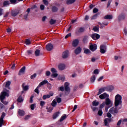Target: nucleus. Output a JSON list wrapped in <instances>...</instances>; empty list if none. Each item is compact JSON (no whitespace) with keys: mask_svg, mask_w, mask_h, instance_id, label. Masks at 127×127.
Returning a JSON list of instances; mask_svg holds the SVG:
<instances>
[{"mask_svg":"<svg viewBox=\"0 0 127 127\" xmlns=\"http://www.w3.org/2000/svg\"><path fill=\"white\" fill-rule=\"evenodd\" d=\"M113 119L111 118H105L104 119V124L105 126V127H109V125H110V123H111L112 122Z\"/></svg>","mask_w":127,"mask_h":127,"instance_id":"5","label":"nucleus"},{"mask_svg":"<svg viewBox=\"0 0 127 127\" xmlns=\"http://www.w3.org/2000/svg\"><path fill=\"white\" fill-rule=\"evenodd\" d=\"M106 49H107V46L105 45H101L100 47V52L102 54H105L106 53Z\"/></svg>","mask_w":127,"mask_h":127,"instance_id":"8","label":"nucleus"},{"mask_svg":"<svg viewBox=\"0 0 127 127\" xmlns=\"http://www.w3.org/2000/svg\"><path fill=\"white\" fill-rule=\"evenodd\" d=\"M79 44V40L75 39L72 42V46L73 47H77Z\"/></svg>","mask_w":127,"mask_h":127,"instance_id":"17","label":"nucleus"},{"mask_svg":"<svg viewBox=\"0 0 127 127\" xmlns=\"http://www.w3.org/2000/svg\"><path fill=\"white\" fill-rule=\"evenodd\" d=\"M43 2L44 3L45 5H48L49 3L47 0H43Z\"/></svg>","mask_w":127,"mask_h":127,"instance_id":"52","label":"nucleus"},{"mask_svg":"<svg viewBox=\"0 0 127 127\" xmlns=\"http://www.w3.org/2000/svg\"><path fill=\"white\" fill-rule=\"evenodd\" d=\"M76 31L78 33H83L85 32V28L81 27L78 30H76Z\"/></svg>","mask_w":127,"mask_h":127,"instance_id":"22","label":"nucleus"},{"mask_svg":"<svg viewBox=\"0 0 127 127\" xmlns=\"http://www.w3.org/2000/svg\"><path fill=\"white\" fill-rule=\"evenodd\" d=\"M105 107V104L103 103H102L100 106H99V108L102 110V109H103V108H104Z\"/></svg>","mask_w":127,"mask_h":127,"instance_id":"61","label":"nucleus"},{"mask_svg":"<svg viewBox=\"0 0 127 127\" xmlns=\"http://www.w3.org/2000/svg\"><path fill=\"white\" fill-rule=\"evenodd\" d=\"M44 105H45V101H42L40 102L41 107L43 108V106H44Z\"/></svg>","mask_w":127,"mask_h":127,"instance_id":"59","label":"nucleus"},{"mask_svg":"<svg viewBox=\"0 0 127 127\" xmlns=\"http://www.w3.org/2000/svg\"><path fill=\"white\" fill-rule=\"evenodd\" d=\"M56 23V20H54L53 19H51L50 20V24L51 25H53V24H55Z\"/></svg>","mask_w":127,"mask_h":127,"instance_id":"36","label":"nucleus"},{"mask_svg":"<svg viewBox=\"0 0 127 127\" xmlns=\"http://www.w3.org/2000/svg\"><path fill=\"white\" fill-rule=\"evenodd\" d=\"M36 105V104H33L30 105V108L32 110V111H34V108Z\"/></svg>","mask_w":127,"mask_h":127,"instance_id":"48","label":"nucleus"},{"mask_svg":"<svg viewBox=\"0 0 127 127\" xmlns=\"http://www.w3.org/2000/svg\"><path fill=\"white\" fill-rule=\"evenodd\" d=\"M54 48L53 45L51 43H48L46 45V49L47 51H51Z\"/></svg>","mask_w":127,"mask_h":127,"instance_id":"13","label":"nucleus"},{"mask_svg":"<svg viewBox=\"0 0 127 127\" xmlns=\"http://www.w3.org/2000/svg\"><path fill=\"white\" fill-rule=\"evenodd\" d=\"M37 75V74H36V73H34L33 75H31V76H30V78H31V79H35V78H36V76Z\"/></svg>","mask_w":127,"mask_h":127,"instance_id":"50","label":"nucleus"},{"mask_svg":"<svg viewBox=\"0 0 127 127\" xmlns=\"http://www.w3.org/2000/svg\"><path fill=\"white\" fill-rule=\"evenodd\" d=\"M56 99H57V102L59 104H60V103H61V102H62V99L61 98H60V97H57L56 98Z\"/></svg>","mask_w":127,"mask_h":127,"instance_id":"42","label":"nucleus"},{"mask_svg":"<svg viewBox=\"0 0 127 127\" xmlns=\"http://www.w3.org/2000/svg\"><path fill=\"white\" fill-rule=\"evenodd\" d=\"M52 107H56V105H57V102L55 100H53L52 104H51Z\"/></svg>","mask_w":127,"mask_h":127,"instance_id":"44","label":"nucleus"},{"mask_svg":"<svg viewBox=\"0 0 127 127\" xmlns=\"http://www.w3.org/2000/svg\"><path fill=\"white\" fill-rule=\"evenodd\" d=\"M68 57H69V51L66 50L63 53L62 58L63 59H66V58H68Z\"/></svg>","mask_w":127,"mask_h":127,"instance_id":"12","label":"nucleus"},{"mask_svg":"<svg viewBox=\"0 0 127 127\" xmlns=\"http://www.w3.org/2000/svg\"><path fill=\"white\" fill-rule=\"evenodd\" d=\"M58 74L57 73L52 74V78L53 77L56 78V77H58Z\"/></svg>","mask_w":127,"mask_h":127,"instance_id":"56","label":"nucleus"},{"mask_svg":"<svg viewBox=\"0 0 127 127\" xmlns=\"http://www.w3.org/2000/svg\"><path fill=\"white\" fill-rule=\"evenodd\" d=\"M64 91H65V95H69L70 93V87H69V83L68 82L64 83Z\"/></svg>","mask_w":127,"mask_h":127,"instance_id":"4","label":"nucleus"},{"mask_svg":"<svg viewBox=\"0 0 127 127\" xmlns=\"http://www.w3.org/2000/svg\"><path fill=\"white\" fill-rule=\"evenodd\" d=\"M98 116H103V111H102L101 109L98 111Z\"/></svg>","mask_w":127,"mask_h":127,"instance_id":"57","label":"nucleus"},{"mask_svg":"<svg viewBox=\"0 0 127 127\" xmlns=\"http://www.w3.org/2000/svg\"><path fill=\"white\" fill-rule=\"evenodd\" d=\"M122 109V106H119L118 109V107L115 106V107L111 108L109 111V113L112 114V115H115V114H118L119 113V110Z\"/></svg>","mask_w":127,"mask_h":127,"instance_id":"2","label":"nucleus"},{"mask_svg":"<svg viewBox=\"0 0 127 127\" xmlns=\"http://www.w3.org/2000/svg\"><path fill=\"white\" fill-rule=\"evenodd\" d=\"M93 30H94V31L95 32H99V28L97 27V26H95L93 28Z\"/></svg>","mask_w":127,"mask_h":127,"instance_id":"41","label":"nucleus"},{"mask_svg":"<svg viewBox=\"0 0 127 127\" xmlns=\"http://www.w3.org/2000/svg\"><path fill=\"white\" fill-rule=\"evenodd\" d=\"M17 102H18V103H21V102H23V99H22V97L21 96H19L18 98Z\"/></svg>","mask_w":127,"mask_h":127,"instance_id":"43","label":"nucleus"},{"mask_svg":"<svg viewBox=\"0 0 127 127\" xmlns=\"http://www.w3.org/2000/svg\"><path fill=\"white\" fill-rule=\"evenodd\" d=\"M122 99L123 97L120 94H117L115 96L114 102L115 107H119V106L122 107V104H123V101H122Z\"/></svg>","mask_w":127,"mask_h":127,"instance_id":"1","label":"nucleus"},{"mask_svg":"<svg viewBox=\"0 0 127 127\" xmlns=\"http://www.w3.org/2000/svg\"><path fill=\"white\" fill-rule=\"evenodd\" d=\"M90 50L92 51V52H94V51H96L97 50V48H98V46L97 44H90L89 47Z\"/></svg>","mask_w":127,"mask_h":127,"instance_id":"6","label":"nucleus"},{"mask_svg":"<svg viewBox=\"0 0 127 127\" xmlns=\"http://www.w3.org/2000/svg\"><path fill=\"white\" fill-rule=\"evenodd\" d=\"M124 31L125 35H126V36H127V29L125 28Z\"/></svg>","mask_w":127,"mask_h":127,"instance_id":"64","label":"nucleus"},{"mask_svg":"<svg viewBox=\"0 0 127 127\" xmlns=\"http://www.w3.org/2000/svg\"><path fill=\"white\" fill-rule=\"evenodd\" d=\"M10 4V2H9V0H4L3 2V6H7V5H9Z\"/></svg>","mask_w":127,"mask_h":127,"instance_id":"30","label":"nucleus"},{"mask_svg":"<svg viewBox=\"0 0 127 127\" xmlns=\"http://www.w3.org/2000/svg\"><path fill=\"white\" fill-rule=\"evenodd\" d=\"M82 51V49H81V47H78L75 50H74V53L76 55H78V54H80Z\"/></svg>","mask_w":127,"mask_h":127,"instance_id":"16","label":"nucleus"},{"mask_svg":"<svg viewBox=\"0 0 127 127\" xmlns=\"http://www.w3.org/2000/svg\"><path fill=\"white\" fill-rule=\"evenodd\" d=\"M25 69L26 67L25 66H24L20 69L18 73L19 76H20L21 75V73H23L24 72H25Z\"/></svg>","mask_w":127,"mask_h":127,"instance_id":"18","label":"nucleus"},{"mask_svg":"<svg viewBox=\"0 0 127 127\" xmlns=\"http://www.w3.org/2000/svg\"><path fill=\"white\" fill-rule=\"evenodd\" d=\"M35 55L36 57H38L40 55V50L37 49L35 51Z\"/></svg>","mask_w":127,"mask_h":127,"instance_id":"32","label":"nucleus"},{"mask_svg":"<svg viewBox=\"0 0 127 127\" xmlns=\"http://www.w3.org/2000/svg\"><path fill=\"white\" fill-rule=\"evenodd\" d=\"M11 83V82L10 81H7L6 82V84L5 85V88H8V87H9V86H10Z\"/></svg>","mask_w":127,"mask_h":127,"instance_id":"45","label":"nucleus"},{"mask_svg":"<svg viewBox=\"0 0 127 127\" xmlns=\"http://www.w3.org/2000/svg\"><path fill=\"white\" fill-rule=\"evenodd\" d=\"M26 45H30L31 44V42L29 39H26L25 41Z\"/></svg>","mask_w":127,"mask_h":127,"instance_id":"35","label":"nucleus"},{"mask_svg":"<svg viewBox=\"0 0 127 127\" xmlns=\"http://www.w3.org/2000/svg\"><path fill=\"white\" fill-rule=\"evenodd\" d=\"M4 117H5V113L3 112L0 118V127H2V125L3 124V119H4Z\"/></svg>","mask_w":127,"mask_h":127,"instance_id":"10","label":"nucleus"},{"mask_svg":"<svg viewBox=\"0 0 127 127\" xmlns=\"http://www.w3.org/2000/svg\"><path fill=\"white\" fill-rule=\"evenodd\" d=\"M47 85L48 88H49V90H51L52 88V86H51V83L48 82V83H47Z\"/></svg>","mask_w":127,"mask_h":127,"instance_id":"47","label":"nucleus"},{"mask_svg":"<svg viewBox=\"0 0 127 127\" xmlns=\"http://www.w3.org/2000/svg\"><path fill=\"white\" fill-rule=\"evenodd\" d=\"M76 1V0H67L66 1V4H72V3H74V2Z\"/></svg>","mask_w":127,"mask_h":127,"instance_id":"34","label":"nucleus"},{"mask_svg":"<svg viewBox=\"0 0 127 127\" xmlns=\"http://www.w3.org/2000/svg\"><path fill=\"white\" fill-rule=\"evenodd\" d=\"M70 36H72V34H71V33H69L64 37V38L65 39H67V38L70 37Z\"/></svg>","mask_w":127,"mask_h":127,"instance_id":"51","label":"nucleus"},{"mask_svg":"<svg viewBox=\"0 0 127 127\" xmlns=\"http://www.w3.org/2000/svg\"><path fill=\"white\" fill-rule=\"evenodd\" d=\"M98 24H99V25H100V28H101V29H103V28H104V27H105V26H104V25H106V26H107V25H108V24H109V23H108V22H107V23H101V22H99L98 23ZM103 24L104 25H103Z\"/></svg>","mask_w":127,"mask_h":127,"instance_id":"26","label":"nucleus"},{"mask_svg":"<svg viewBox=\"0 0 127 127\" xmlns=\"http://www.w3.org/2000/svg\"><path fill=\"white\" fill-rule=\"evenodd\" d=\"M125 19H126V14L125 13H122L118 16V20L119 21L125 20Z\"/></svg>","mask_w":127,"mask_h":127,"instance_id":"9","label":"nucleus"},{"mask_svg":"<svg viewBox=\"0 0 127 127\" xmlns=\"http://www.w3.org/2000/svg\"><path fill=\"white\" fill-rule=\"evenodd\" d=\"M48 83V81L47 80H44L43 81L41 82L39 84V87H41L42 86H44V85H46V84H47Z\"/></svg>","mask_w":127,"mask_h":127,"instance_id":"23","label":"nucleus"},{"mask_svg":"<svg viewBox=\"0 0 127 127\" xmlns=\"http://www.w3.org/2000/svg\"><path fill=\"white\" fill-rule=\"evenodd\" d=\"M90 37H91L93 40H98V39H100L101 36L99 34L94 33L90 35Z\"/></svg>","mask_w":127,"mask_h":127,"instance_id":"7","label":"nucleus"},{"mask_svg":"<svg viewBox=\"0 0 127 127\" xmlns=\"http://www.w3.org/2000/svg\"><path fill=\"white\" fill-rule=\"evenodd\" d=\"M19 116L20 117H23L24 115H25V112L23 110H21L20 109H19V111L18 112Z\"/></svg>","mask_w":127,"mask_h":127,"instance_id":"24","label":"nucleus"},{"mask_svg":"<svg viewBox=\"0 0 127 127\" xmlns=\"http://www.w3.org/2000/svg\"><path fill=\"white\" fill-rule=\"evenodd\" d=\"M107 117L108 118H112V114H111V113H110V112L107 113Z\"/></svg>","mask_w":127,"mask_h":127,"instance_id":"62","label":"nucleus"},{"mask_svg":"<svg viewBox=\"0 0 127 127\" xmlns=\"http://www.w3.org/2000/svg\"><path fill=\"white\" fill-rule=\"evenodd\" d=\"M110 104H111V100L110 99V98H106L105 100V104L106 105V106H109V105H110Z\"/></svg>","mask_w":127,"mask_h":127,"instance_id":"33","label":"nucleus"},{"mask_svg":"<svg viewBox=\"0 0 127 127\" xmlns=\"http://www.w3.org/2000/svg\"><path fill=\"white\" fill-rule=\"evenodd\" d=\"M105 90H106L105 87L99 89V91H98V94H97V96H99V95H101V94H102V93H103V92H105Z\"/></svg>","mask_w":127,"mask_h":127,"instance_id":"27","label":"nucleus"},{"mask_svg":"<svg viewBox=\"0 0 127 127\" xmlns=\"http://www.w3.org/2000/svg\"><path fill=\"white\" fill-rule=\"evenodd\" d=\"M104 19H113V15H107L104 17Z\"/></svg>","mask_w":127,"mask_h":127,"instance_id":"31","label":"nucleus"},{"mask_svg":"<svg viewBox=\"0 0 127 127\" xmlns=\"http://www.w3.org/2000/svg\"><path fill=\"white\" fill-rule=\"evenodd\" d=\"M66 118H67V116L64 115L61 117V118L60 119V122H63L64 121V120H65L66 119Z\"/></svg>","mask_w":127,"mask_h":127,"instance_id":"37","label":"nucleus"},{"mask_svg":"<svg viewBox=\"0 0 127 127\" xmlns=\"http://www.w3.org/2000/svg\"><path fill=\"white\" fill-rule=\"evenodd\" d=\"M99 11V9L97 8H94L93 10V13H97Z\"/></svg>","mask_w":127,"mask_h":127,"instance_id":"55","label":"nucleus"},{"mask_svg":"<svg viewBox=\"0 0 127 127\" xmlns=\"http://www.w3.org/2000/svg\"><path fill=\"white\" fill-rule=\"evenodd\" d=\"M10 3H11V4H14L16 2V0H9Z\"/></svg>","mask_w":127,"mask_h":127,"instance_id":"54","label":"nucleus"},{"mask_svg":"<svg viewBox=\"0 0 127 127\" xmlns=\"http://www.w3.org/2000/svg\"><path fill=\"white\" fill-rule=\"evenodd\" d=\"M89 42V36L88 35H85L83 36L82 39V42L84 44H87V43Z\"/></svg>","mask_w":127,"mask_h":127,"instance_id":"11","label":"nucleus"},{"mask_svg":"<svg viewBox=\"0 0 127 127\" xmlns=\"http://www.w3.org/2000/svg\"><path fill=\"white\" fill-rule=\"evenodd\" d=\"M95 80H96V75H93L90 78V81L91 83H94Z\"/></svg>","mask_w":127,"mask_h":127,"instance_id":"38","label":"nucleus"},{"mask_svg":"<svg viewBox=\"0 0 127 127\" xmlns=\"http://www.w3.org/2000/svg\"><path fill=\"white\" fill-rule=\"evenodd\" d=\"M9 94L7 93L6 91H3L1 93L0 95V100L1 102L5 99V97H9Z\"/></svg>","mask_w":127,"mask_h":127,"instance_id":"3","label":"nucleus"},{"mask_svg":"<svg viewBox=\"0 0 127 127\" xmlns=\"http://www.w3.org/2000/svg\"><path fill=\"white\" fill-rule=\"evenodd\" d=\"M99 104L100 102L97 101V100H94L92 102V106H93V107H97V106H99Z\"/></svg>","mask_w":127,"mask_h":127,"instance_id":"29","label":"nucleus"},{"mask_svg":"<svg viewBox=\"0 0 127 127\" xmlns=\"http://www.w3.org/2000/svg\"><path fill=\"white\" fill-rule=\"evenodd\" d=\"M51 71L52 73H53V74H54L55 73L57 72V70H56V69H55L54 68H52L51 69Z\"/></svg>","mask_w":127,"mask_h":127,"instance_id":"49","label":"nucleus"},{"mask_svg":"<svg viewBox=\"0 0 127 127\" xmlns=\"http://www.w3.org/2000/svg\"><path fill=\"white\" fill-rule=\"evenodd\" d=\"M93 73L94 74L98 75V74H99V69H95L93 71Z\"/></svg>","mask_w":127,"mask_h":127,"instance_id":"60","label":"nucleus"},{"mask_svg":"<svg viewBox=\"0 0 127 127\" xmlns=\"http://www.w3.org/2000/svg\"><path fill=\"white\" fill-rule=\"evenodd\" d=\"M58 68L59 70H61V71H63V70H64V69H65V65L63 64H60L58 65Z\"/></svg>","mask_w":127,"mask_h":127,"instance_id":"25","label":"nucleus"},{"mask_svg":"<svg viewBox=\"0 0 127 127\" xmlns=\"http://www.w3.org/2000/svg\"><path fill=\"white\" fill-rule=\"evenodd\" d=\"M53 111V107H49L48 112L49 113H51Z\"/></svg>","mask_w":127,"mask_h":127,"instance_id":"63","label":"nucleus"},{"mask_svg":"<svg viewBox=\"0 0 127 127\" xmlns=\"http://www.w3.org/2000/svg\"><path fill=\"white\" fill-rule=\"evenodd\" d=\"M18 13H19V10L15 9L12 10L11 11V16H13L14 17H15V16H16V15H17Z\"/></svg>","mask_w":127,"mask_h":127,"instance_id":"14","label":"nucleus"},{"mask_svg":"<svg viewBox=\"0 0 127 127\" xmlns=\"http://www.w3.org/2000/svg\"><path fill=\"white\" fill-rule=\"evenodd\" d=\"M106 91L107 92H112L115 89V87L113 85H109L107 87H105Z\"/></svg>","mask_w":127,"mask_h":127,"instance_id":"15","label":"nucleus"},{"mask_svg":"<svg viewBox=\"0 0 127 127\" xmlns=\"http://www.w3.org/2000/svg\"><path fill=\"white\" fill-rule=\"evenodd\" d=\"M52 11L53 12H57L58 11V7L56 6H53L52 7Z\"/></svg>","mask_w":127,"mask_h":127,"instance_id":"28","label":"nucleus"},{"mask_svg":"<svg viewBox=\"0 0 127 127\" xmlns=\"http://www.w3.org/2000/svg\"><path fill=\"white\" fill-rule=\"evenodd\" d=\"M84 53H85V54H90V53H91V51H90L89 49H85L84 50Z\"/></svg>","mask_w":127,"mask_h":127,"instance_id":"39","label":"nucleus"},{"mask_svg":"<svg viewBox=\"0 0 127 127\" xmlns=\"http://www.w3.org/2000/svg\"><path fill=\"white\" fill-rule=\"evenodd\" d=\"M99 15H100V13H99L95 14L91 17V19H96V18L98 17V16Z\"/></svg>","mask_w":127,"mask_h":127,"instance_id":"40","label":"nucleus"},{"mask_svg":"<svg viewBox=\"0 0 127 127\" xmlns=\"http://www.w3.org/2000/svg\"><path fill=\"white\" fill-rule=\"evenodd\" d=\"M59 115H60V112H57L55 113L53 115V120H55L56 119H57V118L59 117Z\"/></svg>","mask_w":127,"mask_h":127,"instance_id":"19","label":"nucleus"},{"mask_svg":"<svg viewBox=\"0 0 127 127\" xmlns=\"http://www.w3.org/2000/svg\"><path fill=\"white\" fill-rule=\"evenodd\" d=\"M51 74V72H50V71L49 70L47 71L46 72V75L47 77H49V76H50Z\"/></svg>","mask_w":127,"mask_h":127,"instance_id":"58","label":"nucleus"},{"mask_svg":"<svg viewBox=\"0 0 127 127\" xmlns=\"http://www.w3.org/2000/svg\"><path fill=\"white\" fill-rule=\"evenodd\" d=\"M33 98H34V96L32 95L30 98V103L32 104L33 102Z\"/></svg>","mask_w":127,"mask_h":127,"instance_id":"53","label":"nucleus"},{"mask_svg":"<svg viewBox=\"0 0 127 127\" xmlns=\"http://www.w3.org/2000/svg\"><path fill=\"white\" fill-rule=\"evenodd\" d=\"M108 97V94L104 93L99 96L100 99L101 100H104V99H106Z\"/></svg>","mask_w":127,"mask_h":127,"instance_id":"20","label":"nucleus"},{"mask_svg":"<svg viewBox=\"0 0 127 127\" xmlns=\"http://www.w3.org/2000/svg\"><path fill=\"white\" fill-rule=\"evenodd\" d=\"M25 85V83H23L22 84V88L23 91H28V89H29V86H28V85L24 86Z\"/></svg>","mask_w":127,"mask_h":127,"instance_id":"21","label":"nucleus"},{"mask_svg":"<svg viewBox=\"0 0 127 127\" xmlns=\"http://www.w3.org/2000/svg\"><path fill=\"white\" fill-rule=\"evenodd\" d=\"M40 87V86H39V85H38L36 88L35 89L34 91L35 92V93H37V94H39V88Z\"/></svg>","mask_w":127,"mask_h":127,"instance_id":"46","label":"nucleus"}]
</instances>
